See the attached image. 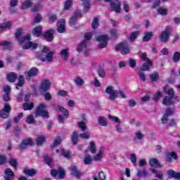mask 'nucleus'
<instances>
[{"label":"nucleus","instance_id":"1","mask_svg":"<svg viewBox=\"0 0 180 180\" xmlns=\"http://www.w3.org/2000/svg\"><path fill=\"white\" fill-rule=\"evenodd\" d=\"M25 32L23 30L19 28L15 31V36L18 40L20 44L22 45L24 50H29V49H37V44L30 41V35L23 37Z\"/></svg>","mask_w":180,"mask_h":180},{"label":"nucleus","instance_id":"2","mask_svg":"<svg viewBox=\"0 0 180 180\" xmlns=\"http://www.w3.org/2000/svg\"><path fill=\"white\" fill-rule=\"evenodd\" d=\"M167 95L163 99L162 103L166 106H171V105H174V103H178L179 102V98L178 97H175L174 94V90L172 89H169L167 92Z\"/></svg>","mask_w":180,"mask_h":180},{"label":"nucleus","instance_id":"3","mask_svg":"<svg viewBox=\"0 0 180 180\" xmlns=\"http://www.w3.org/2000/svg\"><path fill=\"white\" fill-rule=\"evenodd\" d=\"M34 113L36 117H38V116H41L43 119H49V117H50L49 111L47 110V105L44 103H41L37 106Z\"/></svg>","mask_w":180,"mask_h":180},{"label":"nucleus","instance_id":"4","mask_svg":"<svg viewBox=\"0 0 180 180\" xmlns=\"http://www.w3.org/2000/svg\"><path fill=\"white\" fill-rule=\"evenodd\" d=\"M54 53L51 51L49 47L44 46L42 53L39 56L41 61H47L48 63H51L54 60Z\"/></svg>","mask_w":180,"mask_h":180},{"label":"nucleus","instance_id":"5","mask_svg":"<svg viewBox=\"0 0 180 180\" xmlns=\"http://www.w3.org/2000/svg\"><path fill=\"white\" fill-rule=\"evenodd\" d=\"M172 28L171 27H167L165 30L161 32L159 40L161 43H168L169 41V36H171V31Z\"/></svg>","mask_w":180,"mask_h":180},{"label":"nucleus","instance_id":"6","mask_svg":"<svg viewBox=\"0 0 180 180\" xmlns=\"http://www.w3.org/2000/svg\"><path fill=\"white\" fill-rule=\"evenodd\" d=\"M141 60L144 61V63L142 65L141 68H140L142 71H149L150 67L153 65V63L151 60L147 58V53H143L141 56Z\"/></svg>","mask_w":180,"mask_h":180},{"label":"nucleus","instance_id":"7","mask_svg":"<svg viewBox=\"0 0 180 180\" xmlns=\"http://www.w3.org/2000/svg\"><path fill=\"white\" fill-rule=\"evenodd\" d=\"M51 86V82H50V80L47 79H43L39 87V92H41V94H44V92H47V91L50 89Z\"/></svg>","mask_w":180,"mask_h":180},{"label":"nucleus","instance_id":"8","mask_svg":"<svg viewBox=\"0 0 180 180\" xmlns=\"http://www.w3.org/2000/svg\"><path fill=\"white\" fill-rule=\"evenodd\" d=\"M11 110H12V107L11 105H9V103H5L3 109L0 110V117L2 119H8V117H9Z\"/></svg>","mask_w":180,"mask_h":180},{"label":"nucleus","instance_id":"9","mask_svg":"<svg viewBox=\"0 0 180 180\" xmlns=\"http://www.w3.org/2000/svg\"><path fill=\"white\" fill-rule=\"evenodd\" d=\"M105 92L109 95L110 101H115V99H117V96H119V91L113 89L112 86H108L105 89Z\"/></svg>","mask_w":180,"mask_h":180},{"label":"nucleus","instance_id":"10","mask_svg":"<svg viewBox=\"0 0 180 180\" xmlns=\"http://www.w3.org/2000/svg\"><path fill=\"white\" fill-rule=\"evenodd\" d=\"M91 38H92V33L91 32L86 33L84 35V40L81 44H79L77 49V51L79 53L82 51L84 49H86V46H88L86 40H91Z\"/></svg>","mask_w":180,"mask_h":180},{"label":"nucleus","instance_id":"11","mask_svg":"<svg viewBox=\"0 0 180 180\" xmlns=\"http://www.w3.org/2000/svg\"><path fill=\"white\" fill-rule=\"evenodd\" d=\"M115 50H120L121 54H122L123 56H126V54H129L130 53V48H129V45H127V43L126 42L118 44L116 46Z\"/></svg>","mask_w":180,"mask_h":180},{"label":"nucleus","instance_id":"12","mask_svg":"<svg viewBox=\"0 0 180 180\" xmlns=\"http://www.w3.org/2000/svg\"><path fill=\"white\" fill-rule=\"evenodd\" d=\"M81 15V11H76L69 19L70 26H75L78 23V18Z\"/></svg>","mask_w":180,"mask_h":180},{"label":"nucleus","instance_id":"13","mask_svg":"<svg viewBox=\"0 0 180 180\" xmlns=\"http://www.w3.org/2000/svg\"><path fill=\"white\" fill-rule=\"evenodd\" d=\"M39 74V69L37 68H32L29 71L25 72V79L29 81L30 78H33V77H36Z\"/></svg>","mask_w":180,"mask_h":180},{"label":"nucleus","instance_id":"14","mask_svg":"<svg viewBox=\"0 0 180 180\" xmlns=\"http://www.w3.org/2000/svg\"><path fill=\"white\" fill-rule=\"evenodd\" d=\"M34 144V141L32 139H25L22 141L21 144L19 146L18 149L20 150H25L29 146H33Z\"/></svg>","mask_w":180,"mask_h":180},{"label":"nucleus","instance_id":"15","mask_svg":"<svg viewBox=\"0 0 180 180\" xmlns=\"http://www.w3.org/2000/svg\"><path fill=\"white\" fill-rule=\"evenodd\" d=\"M54 29H51L46 32L43 35V37L46 40V41H51L54 39Z\"/></svg>","mask_w":180,"mask_h":180},{"label":"nucleus","instance_id":"16","mask_svg":"<svg viewBox=\"0 0 180 180\" xmlns=\"http://www.w3.org/2000/svg\"><path fill=\"white\" fill-rule=\"evenodd\" d=\"M51 175L52 176H58L59 179H63L64 178V175H65V173L64 170L62 168H59L58 169H53L51 172Z\"/></svg>","mask_w":180,"mask_h":180},{"label":"nucleus","instance_id":"17","mask_svg":"<svg viewBox=\"0 0 180 180\" xmlns=\"http://www.w3.org/2000/svg\"><path fill=\"white\" fill-rule=\"evenodd\" d=\"M167 174L168 178L172 179L174 178V179H180V172H176L174 169H170L167 171Z\"/></svg>","mask_w":180,"mask_h":180},{"label":"nucleus","instance_id":"18","mask_svg":"<svg viewBox=\"0 0 180 180\" xmlns=\"http://www.w3.org/2000/svg\"><path fill=\"white\" fill-rule=\"evenodd\" d=\"M4 174L5 180H13V178H15V173H13V171H12L11 169H6L4 170Z\"/></svg>","mask_w":180,"mask_h":180},{"label":"nucleus","instance_id":"19","mask_svg":"<svg viewBox=\"0 0 180 180\" xmlns=\"http://www.w3.org/2000/svg\"><path fill=\"white\" fill-rule=\"evenodd\" d=\"M58 32L59 33H65V19L62 18L58 22Z\"/></svg>","mask_w":180,"mask_h":180},{"label":"nucleus","instance_id":"20","mask_svg":"<svg viewBox=\"0 0 180 180\" xmlns=\"http://www.w3.org/2000/svg\"><path fill=\"white\" fill-rule=\"evenodd\" d=\"M60 56H62V59L63 61H67L70 57V49H63L60 51Z\"/></svg>","mask_w":180,"mask_h":180},{"label":"nucleus","instance_id":"21","mask_svg":"<svg viewBox=\"0 0 180 180\" xmlns=\"http://www.w3.org/2000/svg\"><path fill=\"white\" fill-rule=\"evenodd\" d=\"M56 153H60V155H63V157H65V158H68L70 159L71 158V152H70V150H65V149H58L56 150Z\"/></svg>","mask_w":180,"mask_h":180},{"label":"nucleus","instance_id":"22","mask_svg":"<svg viewBox=\"0 0 180 180\" xmlns=\"http://www.w3.org/2000/svg\"><path fill=\"white\" fill-rule=\"evenodd\" d=\"M149 165H150V167H153L154 168L162 167V165L160 164V162L157 158L150 159L149 161Z\"/></svg>","mask_w":180,"mask_h":180},{"label":"nucleus","instance_id":"23","mask_svg":"<svg viewBox=\"0 0 180 180\" xmlns=\"http://www.w3.org/2000/svg\"><path fill=\"white\" fill-rule=\"evenodd\" d=\"M177 157L175 152H170L166 155V160L167 162H172V158L176 160Z\"/></svg>","mask_w":180,"mask_h":180},{"label":"nucleus","instance_id":"24","mask_svg":"<svg viewBox=\"0 0 180 180\" xmlns=\"http://www.w3.org/2000/svg\"><path fill=\"white\" fill-rule=\"evenodd\" d=\"M41 29H43V27L41 26L36 27L32 30V34H34V36H36L37 37H40V36H41Z\"/></svg>","mask_w":180,"mask_h":180},{"label":"nucleus","instance_id":"25","mask_svg":"<svg viewBox=\"0 0 180 180\" xmlns=\"http://www.w3.org/2000/svg\"><path fill=\"white\" fill-rule=\"evenodd\" d=\"M71 174L74 175V176H76V178H81V172L78 171V167L77 166H72L71 168Z\"/></svg>","mask_w":180,"mask_h":180},{"label":"nucleus","instance_id":"26","mask_svg":"<svg viewBox=\"0 0 180 180\" xmlns=\"http://www.w3.org/2000/svg\"><path fill=\"white\" fill-rule=\"evenodd\" d=\"M153 36H154V34H153V32H145L144 36L143 37V41L144 42L149 41L153 38Z\"/></svg>","mask_w":180,"mask_h":180},{"label":"nucleus","instance_id":"27","mask_svg":"<svg viewBox=\"0 0 180 180\" xmlns=\"http://www.w3.org/2000/svg\"><path fill=\"white\" fill-rule=\"evenodd\" d=\"M23 172L24 174H25V175H27L28 176H34V175L37 174V170H36L35 169H25L23 170Z\"/></svg>","mask_w":180,"mask_h":180},{"label":"nucleus","instance_id":"28","mask_svg":"<svg viewBox=\"0 0 180 180\" xmlns=\"http://www.w3.org/2000/svg\"><path fill=\"white\" fill-rule=\"evenodd\" d=\"M23 85H25V77L23 75H20L15 88L16 89H19V87H22Z\"/></svg>","mask_w":180,"mask_h":180},{"label":"nucleus","instance_id":"29","mask_svg":"<svg viewBox=\"0 0 180 180\" xmlns=\"http://www.w3.org/2000/svg\"><path fill=\"white\" fill-rule=\"evenodd\" d=\"M98 122L100 126H103V127H106V126H108V119L105 117H99Z\"/></svg>","mask_w":180,"mask_h":180},{"label":"nucleus","instance_id":"30","mask_svg":"<svg viewBox=\"0 0 180 180\" xmlns=\"http://www.w3.org/2000/svg\"><path fill=\"white\" fill-rule=\"evenodd\" d=\"M150 81L152 82H155L156 81H158L160 78V73L158 72H153L152 74L150 75Z\"/></svg>","mask_w":180,"mask_h":180},{"label":"nucleus","instance_id":"31","mask_svg":"<svg viewBox=\"0 0 180 180\" xmlns=\"http://www.w3.org/2000/svg\"><path fill=\"white\" fill-rule=\"evenodd\" d=\"M78 134H79V132L77 131H75L72 133V143L74 146H76V144L78 143Z\"/></svg>","mask_w":180,"mask_h":180},{"label":"nucleus","instance_id":"32","mask_svg":"<svg viewBox=\"0 0 180 180\" xmlns=\"http://www.w3.org/2000/svg\"><path fill=\"white\" fill-rule=\"evenodd\" d=\"M12 26V23L9 21L0 24V32L4 30V29H10Z\"/></svg>","mask_w":180,"mask_h":180},{"label":"nucleus","instance_id":"33","mask_svg":"<svg viewBox=\"0 0 180 180\" xmlns=\"http://www.w3.org/2000/svg\"><path fill=\"white\" fill-rule=\"evenodd\" d=\"M111 8L116 13H120V3H111Z\"/></svg>","mask_w":180,"mask_h":180},{"label":"nucleus","instance_id":"34","mask_svg":"<svg viewBox=\"0 0 180 180\" xmlns=\"http://www.w3.org/2000/svg\"><path fill=\"white\" fill-rule=\"evenodd\" d=\"M43 143H46V137L43 135H40L37 138L36 143L37 146H41Z\"/></svg>","mask_w":180,"mask_h":180},{"label":"nucleus","instance_id":"35","mask_svg":"<svg viewBox=\"0 0 180 180\" xmlns=\"http://www.w3.org/2000/svg\"><path fill=\"white\" fill-rule=\"evenodd\" d=\"M25 122L28 124H34V123H36V120L34 119V116L33 115H30L27 117Z\"/></svg>","mask_w":180,"mask_h":180},{"label":"nucleus","instance_id":"36","mask_svg":"<svg viewBox=\"0 0 180 180\" xmlns=\"http://www.w3.org/2000/svg\"><path fill=\"white\" fill-rule=\"evenodd\" d=\"M56 110H59L60 112H62L63 116H65L66 118L68 117V110H67L64 107L61 105H58V108H56Z\"/></svg>","mask_w":180,"mask_h":180},{"label":"nucleus","instance_id":"37","mask_svg":"<svg viewBox=\"0 0 180 180\" xmlns=\"http://www.w3.org/2000/svg\"><path fill=\"white\" fill-rule=\"evenodd\" d=\"M1 46H4V49H6L7 50H12V49H13L12 43L7 41L1 42Z\"/></svg>","mask_w":180,"mask_h":180},{"label":"nucleus","instance_id":"38","mask_svg":"<svg viewBox=\"0 0 180 180\" xmlns=\"http://www.w3.org/2000/svg\"><path fill=\"white\" fill-rule=\"evenodd\" d=\"M89 148L91 154H96V143L94 141H91L89 146Z\"/></svg>","mask_w":180,"mask_h":180},{"label":"nucleus","instance_id":"39","mask_svg":"<svg viewBox=\"0 0 180 180\" xmlns=\"http://www.w3.org/2000/svg\"><path fill=\"white\" fill-rule=\"evenodd\" d=\"M17 78H18V76L16 75V74L13 72H11L7 75V79L8 81H9V82H15Z\"/></svg>","mask_w":180,"mask_h":180},{"label":"nucleus","instance_id":"40","mask_svg":"<svg viewBox=\"0 0 180 180\" xmlns=\"http://www.w3.org/2000/svg\"><path fill=\"white\" fill-rule=\"evenodd\" d=\"M136 175L137 176H148V172L146 169H139Z\"/></svg>","mask_w":180,"mask_h":180},{"label":"nucleus","instance_id":"41","mask_svg":"<svg viewBox=\"0 0 180 180\" xmlns=\"http://www.w3.org/2000/svg\"><path fill=\"white\" fill-rule=\"evenodd\" d=\"M71 6H72V0H66L64 4V11H68L71 9Z\"/></svg>","mask_w":180,"mask_h":180},{"label":"nucleus","instance_id":"42","mask_svg":"<svg viewBox=\"0 0 180 180\" xmlns=\"http://www.w3.org/2000/svg\"><path fill=\"white\" fill-rule=\"evenodd\" d=\"M158 13L162 15V16H165L168 14V9L160 7L157 9Z\"/></svg>","mask_w":180,"mask_h":180},{"label":"nucleus","instance_id":"43","mask_svg":"<svg viewBox=\"0 0 180 180\" xmlns=\"http://www.w3.org/2000/svg\"><path fill=\"white\" fill-rule=\"evenodd\" d=\"M84 133L79 134V137L84 140H89L91 138V134L89 131H83Z\"/></svg>","mask_w":180,"mask_h":180},{"label":"nucleus","instance_id":"44","mask_svg":"<svg viewBox=\"0 0 180 180\" xmlns=\"http://www.w3.org/2000/svg\"><path fill=\"white\" fill-rule=\"evenodd\" d=\"M32 6V1L27 0L22 4L21 9H27Z\"/></svg>","mask_w":180,"mask_h":180},{"label":"nucleus","instance_id":"45","mask_svg":"<svg viewBox=\"0 0 180 180\" xmlns=\"http://www.w3.org/2000/svg\"><path fill=\"white\" fill-rule=\"evenodd\" d=\"M44 160L49 167H53V159H51V158L44 155Z\"/></svg>","mask_w":180,"mask_h":180},{"label":"nucleus","instance_id":"46","mask_svg":"<svg viewBox=\"0 0 180 180\" xmlns=\"http://www.w3.org/2000/svg\"><path fill=\"white\" fill-rule=\"evenodd\" d=\"M138 75L141 81H142V82H146L147 78L146 77V74H144V70H139V71L138 72Z\"/></svg>","mask_w":180,"mask_h":180},{"label":"nucleus","instance_id":"47","mask_svg":"<svg viewBox=\"0 0 180 180\" xmlns=\"http://www.w3.org/2000/svg\"><path fill=\"white\" fill-rule=\"evenodd\" d=\"M152 172L155 174V178H158V179H164V174H162V172H157L155 169H153Z\"/></svg>","mask_w":180,"mask_h":180},{"label":"nucleus","instance_id":"48","mask_svg":"<svg viewBox=\"0 0 180 180\" xmlns=\"http://www.w3.org/2000/svg\"><path fill=\"white\" fill-rule=\"evenodd\" d=\"M160 98H162V94L161 91H158L153 97L152 100L154 102H158Z\"/></svg>","mask_w":180,"mask_h":180},{"label":"nucleus","instance_id":"49","mask_svg":"<svg viewBox=\"0 0 180 180\" xmlns=\"http://www.w3.org/2000/svg\"><path fill=\"white\" fill-rule=\"evenodd\" d=\"M8 162L10 165L13 167V168H14L15 169H18V162L15 160V159L10 158Z\"/></svg>","mask_w":180,"mask_h":180},{"label":"nucleus","instance_id":"50","mask_svg":"<svg viewBox=\"0 0 180 180\" xmlns=\"http://www.w3.org/2000/svg\"><path fill=\"white\" fill-rule=\"evenodd\" d=\"M33 106V103H25L23 104L22 108L25 110H31Z\"/></svg>","mask_w":180,"mask_h":180},{"label":"nucleus","instance_id":"51","mask_svg":"<svg viewBox=\"0 0 180 180\" xmlns=\"http://www.w3.org/2000/svg\"><path fill=\"white\" fill-rule=\"evenodd\" d=\"M96 40L101 43L109 40V37L106 35H100L96 37Z\"/></svg>","mask_w":180,"mask_h":180},{"label":"nucleus","instance_id":"52","mask_svg":"<svg viewBox=\"0 0 180 180\" xmlns=\"http://www.w3.org/2000/svg\"><path fill=\"white\" fill-rule=\"evenodd\" d=\"M78 127L81 129L82 131H86V129H88L84 121L78 122Z\"/></svg>","mask_w":180,"mask_h":180},{"label":"nucleus","instance_id":"53","mask_svg":"<svg viewBox=\"0 0 180 180\" xmlns=\"http://www.w3.org/2000/svg\"><path fill=\"white\" fill-rule=\"evenodd\" d=\"M139 37V31H136L134 32H132L129 37L130 41H134L136 39Z\"/></svg>","mask_w":180,"mask_h":180},{"label":"nucleus","instance_id":"54","mask_svg":"<svg viewBox=\"0 0 180 180\" xmlns=\"http://www.w3.org/2000/svg\"><path fill=\"white\" fill-rule=\"evenodd\" d=\"M75 83L77 86H82L84 85V80L81 77H77L75 79Z\"/></svg>","mask_w":180,"mask_h":180},{"label":"nucleus","instance_id":"55","mask_svg":"<svg viewBox=\"0 0 180 180\" xmlns=\"http://www.w3.org/2000/svg\"><path fill=\"white\" fill-rule=\"evenodd\" d=\"M102 157H103V152L100 150L96 156L93 157V160L94 161H99Z\"/></svg>","mask_w":180,"mask_h":180},{"label":"nucleus","instance_id":"56","mask_svg":"<svg viewBox=\"0 0 180 180\" xmlns=\"http://www.w3.org/2000/svg\"><path fill=\"white\" fill-rule=\"evenodd\" d=\"M160 0H154V2L151 6L152 9H159L160 5Z\"/></svg>","mask_w":180,"mask_h":180},{"label":"nucleus","instance_id":"57","mask_svg":"<svg viewBox=\"0 0 180 180\" xmlns=\"http://www.w3.org/2000/svg\"><path fill=\"white\" fill-rule=\"evenodd\" d=\"M61 143V138L58 137V139H55L53 143L51 146L52 150L54 147H57V146H60Z\"/></svg>","mask_w":180,"mask_h":180},{"label":"nucleus","instance_id":"58","mask_svg":"<svg viewBox=\"0 0 180 180\" xmlns=\"http://www.w3.org/2000/svg\"><path fill=\"white\" fill-rule=\"evenodd\" d=\"M129 65L131 68H136V65H137V63L133 58H129L128 60Z\"/></svg>","mask_w":180,"mask_h":180},{"label":"nucleus","instance_id":"59","mask_svg":"<svg viewBox=\"0 0 180 180\" xmlns=\"http://www.w3.org/2000/svg\"><path fill=\"white\" fill-rule=\"evenodd\" d=\"M18 4H19V0H11L10 1V11H12V8H15V6H18Z\"/></svg>","mask_w":180,"mask_h":180},{"label":"nucleus","instance_id":"60","mask_svg":"<svg viewBox=\"0 0 180 180\" xmlns=\"http://www.w3.org/2000/svg\"><path fill=\"white\" fill-rule=\"evenodd\" d=\"M135 139H136V140H143V139H144V135L140 131H136L135 132Z\"/></svg>","mask_w":180,"mask_h":180},{"label":"nucleus","instance_id":"61","mask_svg":"<svg viewBox=\"0 0 180 180\" xmlns=\"http://www.w3.org/2000/svg\"><path fill=\"white\" fill-rule=\"evenodd\" d=\"M180 60V53L175 52L173 55V61L174 63H178Z\"/></svg>","mask_w":180,"mask_h":180},{"label":"nucleus","instance_id":"62","mask_svg":"<svg viewBox=\"0 0 180 180\" xmlns=\"http://www.w3.org/2000/svg\"><path fill=\"white\" fill-rule=\"evenodd\" d=\"M99 26V20L97 18H95L92 22V27L94 30L97 29Z\"/></svg>","mask_w":180,"mask_h":180},{"label":"nucleus","instance_id":"63","mask_svg":"<svg viewBox=\"0 0 180 180\" xmlns=\"http://www.w3.org/2000/svg\"><path fill=\"white\" fill-rule=\"evenodd\" d=\"M151 98V93H147L143 97L141 98L143 102H148Z\"/></svg>","mask_w":180,"mask_h":180},{"label":"nucleus","instance_id":"64","mask_svg":"<svg viewBox=\"0 0 180 180\" xmlns=\"http://www.w3.org/2000/svg\"><path fill=\"white\" fill-rule=\"evenodd\" d=\"M49 22L51 23H54V22H56V20H57V15H54L53 14H49Z\"/></svg>","mask_w":180,"mask_h":180}]
</instances>
